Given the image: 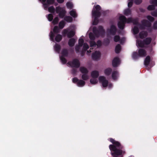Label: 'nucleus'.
Returning <instances> with one entry per match:
<instances>
[{"label": "nucleus", "mask_w": 157, "mask_h": 157, "mask_svg": "<svg viewBox=\"0 0 157 157\" xmlns=\"http://www.w3.org/2000/svg\"><path fill=\"white\" fill-rule=\"evenodd\" d=\"M109 141L113 144L109 145V147L110 150L112 151L111 154L113 157H123V155L126 153L124 146L120 142L113 138H110Z\"/></svg>", "instance_id": "nucleus-1"}, {"label": "nucleus", "mask_w": 157, "mask_h": 157, "mask_svg": "<svg viewBox=\"0 0 157 157\" xmlns=\"http://www.w3.org/2000/svg\"><path fill=\"white\" fill-rule=\"evenodd\" d=\"M101 8L100 5H95L94 6L92 11V17L94 18L93 23V25H96L99 22L98 18L101 15Z\"/></svg>", "instance_id": "nucleus-2"}, {"label": "nucleus", "mask_w": 157, "mask_h": 157, "mask_svg": "<svg viewBox=\"0 0 157 157\" xmlns=\"http://www.w3.org/2000/svg\"><path fill=\"white\" fill-rule=\"evenodd\" d=\"M93 31L97 37H98L100 36H102L105 33V30L102 26H99L98 28L94 27L93 29Z\"/></svg>", "instance_id": "nucleus-3"}, {"label": "nucleus", "mask_w": 157, "mask_h": 157, "mask_svg": "<svg viewBox=\"0 0 157 157\" xmlns=\"http://www.w3.org/2000/svg\"><path fill=\"white\" fill-rule=\"evenodd\" d=\"M147 55L146 51L144 49L140 48L138 50V53L137 52H134L132 55V57L133 59L136 60L139 57H144Z\"/></svg>", "instance_id": "nucleus-4"}, {"label": "nucleus", "mask_w": 157, "mask_h": 157, "mask_svg": "<svg viewBox=\"0 0 157 157\" xmlns=\"http://www.w3.org/2000/svg\"><path fill=\"white\" fill-rule=\"evenodd\" d=\"M141 24H139V28L140 29L144 30L145 27H150L151 26V23L146 19H143L141 21Z\"/></svg>", "instance_id": "nucleus-5"}, {"label": "nucleus", "mask_w": 157, "mask_h": 157, "mask_svg": "<svg viewBox=\"0 0 157 157\" xmlns=\"http://www.w3.org/2000/svg\"><path fill=\"white\" fill-rule=\"evenodd\" d=\"M56 13H59V17L61 18L64 17L66 13L65 10L59 6L56 7Z\"/></svg>", "instance_id": "nucleus-6"}, {"label": "nucleus", "mask_w": 157, "mask_h": 157, "mask_svg": "<svg viewBox=\"0 0 157 157\" xmlns=\"http://www.w3.org/2000/svg\"><path fill=\"white\" fill-rule=\"evenodd\" d=\"M67 64L71 67L78 68L80 66L79 61L76 59H73L72 61L68 62Z\"/></svg>", "instance_id": "nucleus-7"}, {"label": "nucleus", "mask_w": 157, "mask_h": 157, "mask_svg": "<svg viewBox=\"0 0 157 157\" xmlns=\"http://www.w3.org/2000/svg\"><path fill=\"white\" fill-rule=\"evenodd\" d=\"M99 82L102 83V86L103 87H107L108 85V81L106 79L104 76H100L99 78Z\"/></svg>", "instance_id": "nucleus-8"}, {"label": "nucleus", "mask_w": 157, "mask_h": 157, "mask_svg": "<svg viewBox=\"0 0 157 157\" xmlns=\"http://www.w3.org/2000/svg\"><path fill=\"white\" fill-rule=\"evenodd\" d=\"M101 55V54L99 51H96L92 53V59L94 60H97L100 58Z\"/></svg>", "instance_id": "nucleus-9"}, {"label": "nucleus", "mask_w": 157, "mask_h": 157, "mask_svg": "<svg viewBox=\"0 0 157 157\" xmlns=\"http://www.w3.org/2000/svg\"><path fill=\"white\" fill-rule=\"evenodd\" d=\"M117 31V28L115 25H112L111 26L109 30V33L113 35H115L116 34Z\"/></svg>", "instance_id": "nucleus-10"}, {"label": "nucleus", "mask_w": 157, "mask_h": 157, "mask_svg": "<svg viewBox=\"0 0 157 157\" xmlns=\"http://www.w3.org/2000/svg\"><path fill=\"white\" fill-rule=\"evenodd\" d=\"M119 59L117 57H115L112 61V66L113 67H117L119 63Z\"/></svg>", "instance_id": "nucleus-11"}, {"label": "nucleus", "mask_w": 157, "mask_h": 157, "mask_svg": "<svg viewBox=\"0 0 157 157\" xmlns=\"http://www.w3.org/2000/svg\"><path fill=\"white\" fill-rule=\"evenodd\" d=\"M139 36L140 39H143L147 36L148 33L146 31H142L139 33Z\"/></svg>", "instance_id": "nucleus-12"}, {"label": "nucleus", "mask_w": 157, "mask_h": 157, "mask_svg": "<svg viewBox=\"0 0 157 157\" xmlns=\"http://www.w3.org/2000/svg\"><path fill=\"white\" fill-rule=\"evenodd\" d=\"M75 42V39L74 38H71L69 40L68 44L69 46L72 47L74 46Z\"/></svg>", "instance_id": "nucleus-13"}, {"label": "nucleus", "mask_w": 157, "mask_h": 157, "mask_svg": "<svg viewBox=\"0 0 157 157\" xmlns=\"http://www.w3.org/2000/svg\"><path fill=\"white\" fill-rule=\"evenodd\" d=\"M99 72L97 71H94L91 73V76L93 78H97L99 76Z\"/></svg>", "instance_id": "nucleus-14"}, {"label": "nucleus", "mask_w": 157, "mask_h": 157, "mask_svg": "<svg viewBox=\"0 0 157 157\" xmlns=\"http://www.w3.org/2000/svg\"><path fill=\"white\" fill-rule=\"evenodd\" d=\"M118 73L117 71H114L112 73V78L114 80H116L117 79Z\"/></svg>", "instance_id": "nucleus-15"}, {"label": "nucleus", "mask_w": 157, "mask_h": 157, "mask_svg": "<svg viewBox=\"0 0 157 157\" xmlns=\"http://www.w3.org/2000/svg\"><path fill=\"white\" fill-rule=\"evenodd\" d=\"M112 72V69L110 67H109L105 69L104 71L105 75L107 76L110 75Z\"/></svg>", "instance_id": "nucleus-16"}, {"label": "nucleus", "mask_w": 157, "mask_h": 157, "mask_svg": "<svg viewBox=\"0 0 157 157\" xmlns=\"http://www.w3.org/2000/svg\"><path fill=\"white\" fill-rule=\"evenodd\" d=\"M151 58L149 56H147L145 58V59L144 61V64L146 66H148L150 62Z\"/></svg>", "instance_id": "nucleus-17"}, {"label": "nucleus", "mask_w": 157, "mask_h": 157, "mask_svg": "<svg viewBox=\"0 0 157 157\" xmlns=\"http://www.w3.org/2000/svg\"><path fill=\"white\" fill-rule=\"evenodd\" d=\"M143 40L145 45H149L151 43L152 40V39L151 38L148 37L146 38L145 39Z\"/></svg>", "instance_id": "nucleus-18"}, {"label": "nucleus", "mask_w": 157, "mask_h": 157, "mask_svg": "<svg viewBox=\"0 0 157 157\" xmlns=\"http://www.w3.org/2000/svg\"><path fill=\"white\" fill-rule=\"evenodd\" d=\"M80 72L83 74H88L89 72L88 70L84 67H80Z\"/></svg>", "instance_id": "nucleus-19"}, {"label": "nucleus", "mask_w": 157, "mask_h": 157, "mask_svg": "<svg viewBox=\"0 0 157 157\" xmlns=\"http://www.w3.org/2000/svg\"><path fill=\"white\" fill-rule=\"evenodd\" d=\"M85 82L82 80H79L77 82V85L79 87L84 86L85 84Z\"/></svg>", "instance_id": "nucleus-20"}, {"label": "nucleus", "mask_w": 157, "mask_h": 157, "mask_svg": "<svg viewBox=\"0 0 157 157\" xmlns=\"http://www.w3.org/2000/svg\"><path fill=\"white\" fill-rule=\"evenodd\" d=\"M61 56H63L65 57H67L68 54V50L66 49H63L61 52Z\"/></svg>", "instance_id": "nucleus-21"}, {"label": "nucleus", "mask_w": 157, "mask_h": 157, "mask_svg": "<svg viewBox=\"0 0 157 157\" xmlns=\"http://www.w3.org/2000/svg\"><path fill=\"white\" fill-rule=\"evenodd\" d=\"M125 23L119 21L118 23V28L121 29H123L125 26Z\"/></svg>", "instance_id": "nucleus-22"}, {"label": "nucleus", "mask_w": 157, "mask_h": 157, "mask_svg": "<svg viewBox=\"0 0 157 157\" xmlns=\"http://www.w3.org/2000/svg\"><path fill=\"white\" fill-rule=\"evenodd\" d=\"M75 34V32L73 30H71L68 32L67 34V37L69 38H71L74 36Z\"/></svg>", "instance_id": "nucleus-23"}, {"label": "nucleus", "mask_w": 157, "mask_h": 157, "mask_svg": "<svg viewBox=\"0 0 157 157\" xmlns=\"http://www.w3.org/2000/svg\"><path fill=\"white\" fill-rule=\"evenodd\" d=\"M64 20L68 22H71L72 21V18L70 16H66L64 17Z\"/></svg>", "instance_id": "nucleus-24"}, {"label": "nucleus", "mask_w": 157, "mask_h": 157, "mask_svg": "<svg viewBox=\"0 0 157 157\" xmlns=\"http://www.w3.org/2000/svg\"><path fill=\"white\" fill-rule=\"evenodd\" d=\"M61 46L60 45L58 44H56L54 46V49L55 51L59 53L60 51V50L61 49Z\"/></svg>", "instance_id": "nucleus-25"}, {"label": "nucleus", "mask_w": 157, "mask_h": 157, "mask_svg": "<svg viewBox=\"0 0 157 157\" xmlns=\"http://www.w3.org/2000/svg\"><path fill=\"white\" fill-rule=\"evenodd\" d=\"M139 19L138 17L132 19V22L133 25H138L139 27V24L140 23H139Z\"/></svg>", "instance_id": "nucleus-26"}, {"label": "nucleus", "mask_w": 157, "mask_h": 157, "mask_svg": "<svg viewBox=\"0 0 157 157\" xmlns=\"http://www.w3.org/2000/svg\"><path fill=\"white\" fill-rule=\"evenodd\" d=\"M121 46L120 44H117L115 47V52L116 53H119L121 51Z\"/></svg>", "instance_id": "nucleus-27"}, {"label": "nucleus", "mask_w": 157, "mask_h": 157, "mask_svg": "<svg viewBox=\"0 0 157 157\" xmlns=\"http://www.w3.org/2000/svg\"><path fill=\"white\" fill-rule=\"evenodd\" d=\"M139 46L140 48H143L144 47V40L142 41L141 40H138L137 41Z\"/></svg>", "instance_id": "nucleus-28"}, {"label": "nucleus", "mask_w": 157, "mask_h": 157, "mask_svg": "<svg viewBox=\"0 0 157 157\" xmlns=\"http://www.w3.org/2000/svg\"><path fill=\"white\" fill-rule=\"evenodd\" d=\"M62 39V36L60 34H57L55 38V40L57 42H60Z\"/></svg>", "instance_id": "nucleus-29"}, {"label": "nucleus", "mask_w": 157, "mask_h": 157, "mask_svg": "<svg viewBox=\"0 0 157 157\" xmlns=\"http://www.w3.org/2000/svg\"><path fill=\"white\" fill-rule=\"evenodd\" d=\"M66 23L63 20L61 21L59 23V27L60 29H63Z\"/></svg>", "instance_id": "nucleus-30"}, {"label": "nucleus", "mask_w": 157, "mask_h": 157, "mask_svg": "<svg viewBox=\"0 0 157 157\" xmlns=\"http://www.w3.org/2000/svg\"><path fill=\"white\" fill-rule=\"evenodd\" d=\"M120 22L126 23V18L124 16H120L119 17Z\"/></svg>", "instance_id": "nucleus-31"}, {"label": "nucleus", "mask_w": 157, "mask_h": 157, "mask_svg": "<svg viewBox=\"0 0 157 157\" xmlns=\"http://www.w3.org/2000/svg\"><path fill=\"white\" fill-rule=\"evenodd\" d=\"M131 13V10L129 8L125 10L124 11V14L126 16L128 15Z\"/></svg>", "instance_id": "nucleus-32"}, {"label": "nucleus", "mask_w": 157, "mask_h": 157, "mask_svg": "<svg viewBox=\"0 0 157 157\" xmlns=\"http://www.w3.org/2000/svg\"><path fill=\"white\" fill-rule=\"evenodd\" d=\"M133 31L134 34H136L139 33V30L137 27L135 26L133 29Z\"/></svg>", "instance_id": "nucleus-33"}, {"label": "nucleus", "mask_w": 157, "mask_h": 157, "mask_svg": "<svg viewBox=\"0 0 157 157\" xmlns=\"http://www.w3.org/2000/svg\"><path fill=\"white\" fill-rule=\"evenodd\" d=\"M110 43V40L108 38L105 39L104 40L103 44L105 46L108 45Z\"/></svg>", "instance_id": "nucleus-34"}, {"label": "nucleus", "mask_w": 157, "mask_h": 157, "mask_svg": "<svg viewBox=\"0 0 157 157\" xmlns=\"http://www.w3.org/2000/svg\"><path fill=\"white\" fill-rule=\"evenodd\" d=\"M65 56H61L60 57V59L62 63L63 64H66L67 62V59L64 58Z\"/></svg>", "instance_id": "nucleus-35"}, {"label": "nucleus", "mask_w": 157, "mask_h": 157, "mask_svg": "<svg viewBox=\"0 0 157 157\" xmlns=\"http://www.w3.org/2000/svg\"><path fill=\"white\" fill-rule=\"evenodd\" d=\"M70 14L73 17L75 18L77 17L75 11L74 10H71L70 12Z\"/></svg>", "instance_id": "nucleus-36"}, {"label": "nucleus", "mask_w": 157, "mask_h": 157, "mask_svg": "<svg viewBox=\"0 0 157 157\" xmlns=\"http://www.w3.org/2000/svg\"><path fill=\"white\" fill-rule=\"evenodd\" d=\"M53 31L56 34L58 33L59 32V29L57 26H55L54 27Z\"/></svg>", "instance_id": "nucleus-37"}, {"label": "nucleus", "mask_w": 157, "mask_h": 157, "mask_svg": "<svg viewBox=\"0 0 157 157\" xmlns=\"http://www.w3.org/2000/svg\"><path fill=\"white\" fill-rule=\"evenodd\" d=\"M84 40L83 39L80 38L78 40V45L82 47L84 44Z\"/></svg>", "instance_id": "nucleus-38"}, {"label": "nucleus", "mask_w": 157, "mask_h": 157, "mask_svg": "<svg viewBox=\"0 0 157 157\" xmlns=\"http://www.w3.org/2000/svg\"><path fill=\"white\" fill-rule=\"evenodd\" d=\"M95 36L92 33H90L89 35V37L91 40H94L95 39Z\"/></svg>", "instance_id": "nucleus-39"}, {"label": "nucleus", "mask_w": 157, "mask_h": 157, "mask_svg": "<svg viewBox=\"0 0 157 157\" xmlns=\"http://www.w3.org/2000/svg\"><path fill=\"white\" fill-rule=\"evenodd\" d=\"M82 79L84 80H87L89 78L87 74H83L82 76Z\"/></svg>", "instance_id": "nucleus-40"}, {"label": "nucleus", "mask_w": 157, "mask_h": 157, "mask_svg": "<svg viewBox=\"0 0 157 157\" xmlns=\"http://www.w3.org/2000/svg\"><path fill=\"white\" fill-rule=\"evenodd\" d=\"M48 10L49 12L54 13L55 12V9L53 6H51L48 8Z\"/></svg>", "instance_id": "nucleus-41"}, {"label": "nucleus", "mask_w": 157, "mask_h": 157, "mask_svg": "<svg viewBox=\"0 0 157 157\" xmlns=\"http://www.w3.org/2000/svg\"><path fill=\"white\" fill-rule=\"evenodd\" d=\"M83 45V47L82 50L86 51L89 48L88 45L87 44V43H85Z\"/></svg>", "instance_id": "nucleus-42"}, {"label": "nucleus", "mask_w": 157, "mask_h": 157, "mask_svg": "<svg viewBox=\"0 0 157 157\" xmlns=\"http://www.w3.org/2000/svg\"><path fill=\"white\" fill-rule=\"evenodd\" d=\"M90 82L91 83L95 84L98 82V81L96 78H93L90 79Z\"/></svg>", "instance_id": "nucleus-43"}, {"label": "nucleus", "mask_w": 157, "mask_h": 157, "mask_svg": "<svg viewBox=\"0 0 157 157\" xmlns=\"http://www.w3.org/2000/svg\"><path fill=\"white\" fill-rule=\"evenodd\" d=\"M55 2V0H47V3L44 4L45 5H47V4L48 5H52L54 4Z\"/></svg>", "instance_id": "nucleus-44"}, {"label": "nucleus", "mask_w": 157, "mask_h": 157, "mask_svg": "<svg viewBox=\"0 0 157 157\" xmlns=\"http://www.w3.org/2000/svg\"><path fill=\"white\" fill-rule=\"evenodd\" d=\"M59 21V19L57 17H56L52 21V23L54 25L57 24Z\"/></svg>", "instance_id": "nucleus-45"}, {"label": "nucleus", "mask_w": 157, "mask_h": 157, "mask_svg": "<svg viewBox=\"0 0 157 157\" xmlns=\"http://www.w3.org/2000/svg\"><path fill=\"white\" fill-rule=\"evenodd\" d=\"M147 18L151 22H153L155 20L154 18L150 15L147 16Z\"/></svg>", "instance_id": "nucleus-46"}, {"label": "nucleus", "mask_w": 157, "mask_h": 157, "mask_svg": "<svg viewBox=\"0 0 157 157\" xmlns=\"http://www.w3.org/2000/svg\"><path fill=\"white\" fill-rule=\"evenodd\" d=\"M155 9V6L153 5H150L147 7V10L150 11L154 10Z\"/></svg>", "instance_id": "nucleus-47"}, {"label": "nucleus", "mask_w": 157, "mask_h": 157, "mask_svg": "<svg viewBox=\"0 0 157 157\" xmlns=\"http://www.w3.org/2000/svg\"><path fill=\"white\" fill-rule=\"evenodd\" d=\"M90 47H95L96 45V43L94 40H90L89 42Z\"/></svg>", "instance_id": "nucleus-48"}, {"label": "nucleus", "mask_w": 157, "mask_h": 157, "mask_svg": "<svg viewBox=\"0 0 157 157\" xmlns=\"http://www.w3.org/2000/svg\"><path fill=\"white\" fill-rule=\"evenodd\" d=\"M120 40V37L118 35H116L114 38V40L115 42H117Z\"/></svg>", "instance_id": "nucleus-49"}, {"label": "nucleus", "mask_w": 157, "mask_h": 157, "mask_svg": "<svg viewBox=\"0 0 157 157\" xmlns=\"http://www.w3.org/2000/svg\"><path fill=\"white\" fill-rule=\"evenodd\" d=\"M66 6L68 8H71L73 7V5L70 2H68L66 3Z\"/></svg>", "instance_id": "nucleus-50"}, {"label": "nucleus", "mask_w": 157, "mask_h": 157, "mask_svg": "<svg viewBox=\"0 0 157 157\" xmlns=\"http://www.w3.org/2000/svg\"><path fill=\"white\" fill-rule=\"evenodd\" d=\"M48 19L50 21H52L53 19V16L51 13L49 14L48 15Z\"/></svg>", "instance_id": "nucleus-51"}, {"label": "nucleus", "mask_w": 157, "mask_h": 157, "mask_svg": "<svg viewBox=\"0 0 157 157\" xmlns=\"http://www.w3.org/2000/svg\"><path fill=\"white\" fill-rule=\"evenodd\" d=\"M151 14L154 17H157V9L152 11L151 13Z\"/></svg>", "instance_id": "nucleus-52"}, {"label": "nucleus", "mask_w": 157, "mask_h": 157, "mask_svg": "<svg viewBox=\"0 0 157 157\" xmlns=\"http://www.w3.org/2000/svg\"><path fill=\"white\" fill-rule=\"evenodd\" d=\"M50 38L51 40L53 41L54 37H55V35L54 33L51 32L50 33Z\"/></svg>", "instance_id": "nucleus-53"}, {"label": "nucleus", "mask_w": 157, "mask_h": 157, "mask_svg": "<svg viewBox=\"0 0 157 157\" xmlns=\"http://www.w3.org/2000/svg\"><path fill=\"white\" fill-rule=\"evenodd\" d=\"M133 0H129L128 3V6L130 8L132 5Z\"/></svg>", "instance_id": "nucleus-54"}, {"label": "nucleus", "mask_w": 157, "mask_h": 157, "mask_svg": "<svg viewBox=\"0 0 157 157\" xmlns=\"http://www.w3.org/2000/svg\"><path fill=\"white\" fill-rule=\"evenodd\" d=\"M82 47L78 45H76L75 47V50L76 53H78L80 52V48Z\"/></svg>", "instance_id": "nucleus-55"}, {"label": "nucleus", "mask_w": 157, "mask_h": 157, "mask_svg": "<svg viewBox=\"0 0 157 157\" xmlns=\"http://www.w3.org/2000/svg\"><path fill=\"white\" fill-rule=\"evenodd\" d=\"M96 45L98 48L101 47L102 45V42L100 40H98L97 42Z\"/></svg>", "instance_id": "nucleus-56"}, {"label": "nucleus", "mask_w": 157, "mask_h": 157, "mask_svg": "<svg viewBox=\"0 0 157 157\" xmlns=\"http://www.w3.org/2000/svg\"><path fill=\"white\" fill-rule=\"evenodd\" d=\"M77 72V69L75 68H73L72 70L71 71V74L74 75H75L76 74Z\"/></svg>", "instance_id": "nucleus-57"}, {"label": "nucleus", "mask_w": 157, "mask_h": 157, "mask_svg": "<svg viewBox=\"0 0 157 157\" xmlns=\"http://www.w3.org/2000/svg\"><path fill=\"white\" fill-rule=\"evenodd\" d=\"M153 28L154 29H157V20L154 22L153 26Z\"/></svg>", "instance_id": "nucleus-58"}, {"label": "nucleus", "mask_w": 157, "mask_h": 157, "mask_svg": "<svg viewBox=\"0 0 157 157\" xmlns=\"http://www.w3.org/2000/svg\"><path fill=\"white\" fill-rule=\"evenodd\" d=\"M79 80L77 77L74 78L72 80L73 82L75 83H77L79 81Z\"/></svg>", "instance_id": "nucleus-59"}, {"label": "nucleus", "mask_w": 157, "mask_h": 157, "mask_svg": "<svg viewBox=\"0 0 157 157\" xmlns=\"http://www.w3.org/2000/svg\"><path fill=\"white\" fill-rule=\"evenodd\" d=\"M142 0H135L134 3L136 5H139L142 2Z\"/></svg>", "instance_id": "nucleus-60"}, {"label": "nucleus", "mask_w": 157, "mask_h": 157, "mask_svg": "<svg viewBox=\"0 0 157 157\" xmlns=\"http://www.w3.org/2000/svg\"><path fill=\"white\" fill-rule=\"evenodd\" d=\"M132 17L128 18L127 19H126V22L128 23H129L132 22Z\"/></svg>", "instance_id": "nucleus-61"}, {"label": "nucleus", "mask_w": 157, "mask_h": 157, "mask_svg": "<svg viewBox=\"0 0 157 157\" xmlns=\"http://www.w3.org/2000/svg\"><path fill=\"white\" fill-rule=\"evenodd\" d=\"M68 32V31L66 29H64L63 30V34L64 35H65L66 34L67 35V34Z\"/></svg>", "instance_id": "nucleus-62"}, {"label": "nucleus", "mask_w": 157, "mask_h": 157, "mask_svg": "<svg viewBox=\"0 0 157 157\" xmlns=\"http://www.w3.org/2000/svg\"><path fill=\"white\" fill-rule=\"evenodd\" d=\"M152 3L155 6H157V0H152Z\"/></svg>", "instance_id": "nucleus-63"}, {"label": "nucleus", "mask_w": 157, "mask_h": 157, "mask_svg": "<svg viewBox=\"0 0 157 157\" xmlns=\"http://www.w3.org/2000/svg\"><path fill=\"white\" fill-rule=\"evenodd\" d=\"M86 51H85L82 49V50L81 52V56H83L84 55Z\"/></svg>", "instance_id": "nucleus-64"}]
</instances>
